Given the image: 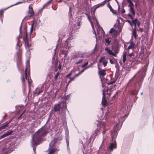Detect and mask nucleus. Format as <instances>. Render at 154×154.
<instances>
[{"label":"nucleus","mask_w":154,"mask_h":154,"mask_svg":"<svg viewBox=\"0 0 154 154\" xmlns=\"http://www.w3.org/2000/svg\"><path fill=\"white\" fill-rule=\"evenodd\" d=\"M147 66V65H144V67L142 68L138 72V74L139 75L137 81L140 88L142 83L143 79L145 76Z\"/></svg>","instance_id":"obj_4"},{"label":"nucleus","mask_w":154,"mask_h":154,"mask_svg":"<svg viewBox=\"0 0 154 154\" xmlns=\"http://www.w3.org/2000/svg\"><path fill=\"white\" fill-rule=\"evenodd\" d=\"M61 108V105L59 104H55L54 106V109L55 112L59 111Z\"/></svg>","instance_id":"obj_15"},{"label":"nucleus","mask_w":154,"mask_h":154,"mask_svg":"<svg viewBox=\"0 0 154 154\" xmlns=\"http://www.w3.org/2000/svg\"><path fill=\"white\" fill-rule=\"evenodd\" d=\"M33 24H32L31 26V28H30V34L31 33H32V32L33 29Z\"/></svg>","instance_id":"obj_39"},{"label":"nucleus","mask_w":154,"mask_h":154,"mask_svg":"<svg viewBox=\"0 0 154 154\" xmlns=\"http://www.w3.org/2000/svg\"><path fill=\"white\" fill-rule=\"evenodd\" d=\"M105 57H100L99 60V62L100 63L103 62V65L104 67L107 66V64L108 63V62L105 60H104L103 61V60L105 59Z\"/></svg>","instance_id":"obj_14"},{"label":"nucleus","mask_w":154,"mask_h":154,"mask_svg":"<svg viewBox=\"0 0 154 154\" xmlns=\"http://www.w3.org/2000/svg\"><path fill=\"white\" fill-rule=\"evenodd\" d=\"M72 75V72H70V73H68V74H67L66 76V78H69V77L71 75Z\"/></svg>","instance_id":"obj_42"},{"label":"nucleus","mask_w":154,"mask_h":154,"mask_svg":"<svg viewBox=\"0 0 154 154\" xmlns=\"http://www.w3.org/2000/svg\"><path fill=\"white\" fill-rule=\"evenodd\" d=\"M105 125L106 124L105 123H103L101 124L102 128H101V129H102L103 130L102 131V133L103 135V141L107 137V136L105 134V131H106V129L105 128Z\"/></svg>","instance_id":"obj_7"},{"label":"nucleus","mask_w":154,"mask_h":154,"mask_svg":"<svg viewBox=\"0 0 154 154\" xmlns=\"http://www.w3.org/2000/svg\"><path fill=\"white\" fill-rule=\"evenodd\" d=\"M129 18H130V19L132 20H134V18H133V17H132V16H131V17H130Z\"/></svg>","instance_id":"obj_58"},{"label":"nucleus","mask_w":154,"mask_h":154,"mask_svg":"<svg viewBox=\"0 0 154 154\" xmlns=\"http://www.w3.org/2000/svg\"><path fill=\"white\" fill-rule=\"evenodd\" d=\"M58 62H56V63H55V66H56V68H57V66L58 64Z\"/></svg>","instance_id":"obj_63"},{"label":"nucleus","mask_w":154,"mask_h":154,"mask_svg":"<svg viewBox=\"0 0 154 154\" xmlns=\"http://www.w3.org/2000/svg\"><path fill=\"white\" fill-rule=\"evenodd\" d=\"M141 32H143V29L142 28H139Z\"/></svg>","instance_id":"obj_52"},{"label":"nucleus","mask_w":154,"mask_h":154,"mask_svg":"<svg viewBox=\"0 0 154 154\" xmlns=\"http://www.w3.org/2000/svg\"><path fill=\"white\" fill-rule=\"evenodd\" d=\"M110 0H105L104 1L101 2L100 3L98 4L95 6V9H97L99 7H103L104 5H105L107 2H109Z\"/></svg>","instance_id":"obj_9"},{"label":"nucleus","mask_w":154,"mask_h":154,"mask_svg":"<svg viewBox=\"0 0 154 154\" xmlns=\"http://www.w3.org/2000/svg\"><path fill=\"white\" fill-rule=\"evenodd\" d=\"M72 46L70 44V41L69 40L67 39L65 42L64 46V48H66V49H69Z\"/></svg>","instance_id":"obj_10"},{"label":"nucleus","mask_w":154,"mask_h":154,"mask_svg":"<svg viewBox=\"0 0 154 154\" xmlns=\"http://www.w3.org/2000/svg\"><path fill=\"white\" fill-rule=\"evenodd\" d=\"M110 38H106L105 39V41L106 42V45L108 46L110 44V42H111V41L110 40Z\"/></svg>","instance_id":"obj_25"},{"label":"nucleus","mask_w":154,"mask_h":154,"mask_svg":"<svg viewBox=\"0 0 154 154\" xmlns=\"http://www.w3.org/2000/svg\"><path fill=\"white\" fill-rule=\"evenodd\" d=\"M19 41H18L17 43V44L16 47V49L18 51H19V48H20V46L18 45Z\"/></svg>","instance_id":"obj_37"},{"label":"nucleus","mask_w":154,"mask_h":154,"mask_svg":"<svg viewBox=\"0 0 154 154\" xmlns=\"http://www.w3.org/2000/svg\"><path fill=\"white\" fill-rule=\"evenodd\" d=\"M63 124L64 126V127L65 128V129H67V123L66 121L65 120L63 122Z\"/></svg>","instance_id":"obj_33"},{"label":"nucleus","mask_w":154,"mask_h":154,"mask_svg":"<svg viewBox=\"0 0 154 154\" xmlns=\"http://www.w3.org/2000/svg\"><path fill=\"white\" fill-rule=\"evenodd\" d=\"M13 132V131H8L6 133L3 134V135H2L0 137V139H1L2 138H4L5 137L11 135L12 133Z\"/></svg>","instance_id":"obj_17"},{"label":"nucleus","mask_w":154,"mask_h":154,"mask_svg":"<svg viewBox=\"0 0 154 154\" xmlns=\"http://www.w3.org/2000/svg\"><path fill=\"white\" fill-rule=\"evenodd\" d=\"M59 73L58 72H57L56 74L55 75L54 78L55 80H56L58 77Z\"/></svg>","instance_id":"obj_38"},{"label":"nucleus","mask_w":154,"mask_h":154,"mask_svg":"<svg viewBox=\"0 0 154 154\" xmlns=\"http://www.w3.org/2000/svg\"><path fill=\"white\" fill-rule=\"evenodd\" d=\"M48 133V131L47 128H42L39 129L32 136L31 145L35 153H36L35 147L39 144L42 140V137L46 135Z\"/></svg>","instance_id":"obj_1"},{"label":"nucleus","mask_w":154,"mask_h":154,"mask_svg":"<svg viewBox=\"0 0 154 154\" xmlns=\"http://www.w3.org/2000/svg\"><path fill=\"white\" fill-rule=\"evenodd\" d=\"M88 62H85L84 64L82 65V67H84L85 66H87L88 65Z\"/></svg>","instance_id":"obj_40"},{"label":"nucleus","mask_w":154,"mask_h":154,"mask_svg":"<svg viewBox=\"0 0 154 154\" xmlns=\"http://www.w3.org/2000/svg\"><path fill=\"white\" fill-rule=\"evenodd\" d=\"M126 22L129 23L130 25L132 26V23L130 20H126Z\"/></svg>","instance_id":"obj_41"},{"label":"nucleus","mask_w":154,"mask_h":154,"mask_svg":"<svg viewBox=\"0 0 154 154\" xmlns=\"http://www.w3.org/2000/svg\"><path fill=\"white\" fill-rule=\"evenodd\" d=\"M22 22L21 23V25H20V31H21V27H22Z\"/></svg>","instance_id":"obj_59"},{"label":"nucleus","mask_w":154,"mask_h":154,"mask_svg":"<svg viewBox=\"0 0 154 154\" xmlns=\"http://www.w3.org/2000/svg\"><path fill=\"white\" fill-rule=\"evenodd\" d=\"M124 116H122L119 119H118V123H116L114 126L113 131L111 132L112 141L110 143L109 145L107 148L109 152L112 151L114 149L116 148V141L115 140L113 139V138H115L117 136L118 131L121 128L119 126V123L121 122L122 123L124 121V119L123 120L122 119L124 118Z\"/></svg>","instance_id":"obj_2"},{"label":"nucleus","mask_w":154,"mask_h":154,"mask_svg":"<svg viewBox=\"0 0 154 154\" xmlns=\"http://www.w3.org/2000/svg\"><path fill=\"white\" fill-rule=\"evenodd\" d=\"M29 16L30 17H31L34 15V12L33 10V8L32 7H30V6H29Z\"/></svg>","instance_id":"obj_18"},{"label":"nucleus","mask_w":154,"mask_h":154,"mask_svg":"<svg viewBox=\"0 0 154 154\" xmlns=\"http://www.w3.org/2000/svg\"><path fill=\"white\" fill-rule=\"evenodd\" d=\"M57 45H56V48H55V49H54V55H55V53H56V49H57Z\"/></svg>","instance_id":"obj_51"},{"label":"nucleus","mask_w":154,"mask_h":154,"mask_svg":"<svg viewBox=\"0 0 154 154\" xmlns=\"http://www.w3.org/2000/svg\"><path fill=\"white\" fill-rule=\"evenodd\" d=\"M89 66H88L87 67H86V68H85L83 69L80 72H79V74H82V72H83L86 69H88V68H89Z\"/></svg>","instance_id":"obj_36"},{"label":"nucleus","mask_w":154,"mask_h":154,"mask_svg":"<svg viewBox=\"0 0 154 154\" xmlns=\"http://www.w3.org/2000/svg\"><path fill=\"white\" fill-rule=\"evenodd\" d=\"M63 109H66L67 108V106L66 103H64L63 105Z\"/></svg>","instance_id":"obj_45"},{"label":"nucleus","mask_w":154,"mask_h":154,"mask_svg":"<svg viewBox=\"0 0 154 154\" xmlns=\"http://www.w3.org/2000/svg\"><path fill=\"white\" fill-rule=\"evenodd\" d=\"M99 130L100 129L97 128L95 131L94 133L92 136H93L94 135V139L96 138L97 136L99 134Z\"/></svg>","instance_id":"obj_21"},{"label":"nucleus","mask_w":154,"mask_h":154,"mask_svg":"<svg viewBox=\"0 0 154 154\" xmlns=\"http://www.w3.org/2000/svg\"><path fill=\"white\" fill-rule=\"evenodd\" d=\"M81 24L80 21H79L77 24H74L75 26H76V29H78L80 28V26Z\"/></svg>","instance_id":"obj_31"},{"label":"nucleus","mask_w":154,"mask_h":154,"mask_svg":"<svg viewBox=\"0 0 154 154\" xmlns=\"http://www.w3.org/2000/svg\"><path fill=\"white\" fill-rule=\"evenodd\" d=\"M105 50L106 51L109 55H112L113 56H116V54L113 53L112 50H110L108 47L105 48Z\"/></svg>","instance_id":"obj_11"},{"label":"nucleus","mask_w":154,"mask_h":154,"mask_svg":"<svg viewBox=\"0 0 154 154\" xmlns=\"http://www.w3.org/2000/svg\"><path fill=\"white\" fill-rule=\"evenodd\" d=\"M128 17H131V16H132L131 15V14H128Z\"/></svg>","instance_id":"obj_62"},{"label":"nucleus","mask_w":154,"mask_h":154,"mask_svg":"<svg viewBox=\"0 0 154 154\" xmlns=\"http://www.w3.org/2000/svg\"><path fill=\"white\" fill-rule=\"evenodd\" d=\"M64 48L63 49H61L60 54H63L64 55V57H66L67 54L68 53V49H66L65 50L64 48Z\"/></svg>","instance_id":"obj_19"},{"label":"nucleus","mask_w":154,"mask_h":154,"mask_svg":"<svg viewBox=\"0 0 154 154\" xmlns=\"http://www.w3.org/2000/svg\"><path fill=\"white\" fill-rule=\"evenodd\" d=\"M42 91L41 90H39L37 92L36 94L37 95H38L42 93Z\"/></svg>","instance_id":"obj_43"},{"label":"nucleus","mask_w":154,"mask_h":154,"mask_svg":"<svg viewBox=\"0 0 154 154\" xmlns=\"http://www.w3.org/2000/svg\"><path fill=\"white\" fill-rule=\"evenodd\" d=\"M83 61V59H80L78 61H76L75 62V64H78L82 63V62Z\"/></svg>","instance_id":"obj_34"},{"label":"nucleus","mask_w":154,"mask_h":154,"mask_svg":"<svg viewBox=\"0 0 154 154\" xmlns=\"http://www.w3.org/2000/svg\"><path fill=\"white\" fill-rule=\"evenodd\" d=\"M84 54L82 52H79L78 53V56L80 57H84Z\"/></svg>","instance_id":"obj_35"},{"label":"nucleus","mask_w":154,"mask_h":154,"mask_svg":"<svg viewBox=\"0 0 154 154\" xmlns=\"http://www.w3.org/2000/svg\"><path fill=\"white\" fill-rule=\"evenodd\" d=\"M131 94L133 95H136V94H137L136 93H134L133 92H132L131 93Z\"/></svg>","instance_id":"obj_60"},{"label":"nucleus","mask_w":154,"mask_h":154,"mask_svg":"<svg viewBox=\"0 0 154 154\" xmlns=\"http://www.w3.org/2000/svg\"><path fill=\"white\" fill-rule=\"evenodd\" d=\"M88 20H89L90 22L91 23L92 27V28L93 29V30L94 31V32H95V31L94 29V24H93V23L92 22V21L90 20V18H89V17L88 16Z\"/></svg>","instance_id":"obj_32"},{"label":"nucleus","mask_w":154,"mask_h":154,"mask_svg":"<svg viewBox=\"0 0 154 154\" xmlns=\"http://www.w3.org/2000/svg\"><path fill=\"white\" fill-rule=\"evenodd\" d=\"M107 5H109V8L110 9V11H112L111 10V9H112V8L111 6H110V4H109V2H108L107 3Z\"/></svg>","instance_id":"obj_47"},{"label":"nucleus","mask_w":154,"mask_h":154,"mask_svg":"<svg viewBox=\"0 0 154 154\" xmlns=\"http://www.w3.org/2000/svg\"><path fill=\"white\" fill-rule=\"evenodd\" d=\"M125 10L124 9H123L122 10V14H124L125 13Z\"/></svg>","instance_id":"obj_53"},{"label":"nucleus","mask_w":154,"mask_h":154,"mask_svg":"<svg viewBox=\"0 0 154 154\" xmlns=\"http://www.w3.org/2000/svg\"><path fill=\"white\" fill-rule=\"evenodd\" d=\"M115 82L114 81H112V82H110V84H113V83H114Z\"/></svg>","instance_id":"obj_64"},{"label":"nucleus","mask_w":154,"mask_h":154,"mask_svg":"<svg viewBox=\"0 0 154 154\" xmlns=\"http://www.w3.org/2000/svg\"><path fill=\"white\" fill-rule=\"evenodd\" d=\"M74 77H73V78H71V77H70L69 78V79L71 80V81H72L74 79Z\"/></svg>","instance_id":"obj_54"},{"label":"nucleus","mask_w":154,"mask_h":154,"mask_svg":"<svg viewBox=\"0 0 154 154\" xmlns=\"http://www.w3.org/2000/svg\"><path fill=\"white\" fill-rule=\"evenodd\" d=\"M59 139H60V140H61V138H60L59 137L58 138L54 139V140L52 141L51 143L49 144V146L50 148L53 147L54 144L56 143L57 142H58L57 140Z\"/></svg>","instance_id":"obj_16"},{"label":"nucleus","mask_w":154,"mask_h":154,"mask_svg":"<svg viewBox=\"0 0 154 154\" xmlns=\"http://www.w3.org/2000/svg\"><path fill=\"white\" fill-rule=\"evenodd\" d=\"M103 95L102 103L103 105L106 106V105L107 101L105 98V94L104 91V90H103Z\"/></svg>","instance_id":"obj_13"},{"label":"nucleus","mask_w":154,"mask_h":154,"mask_svg":"<svg viewBox=\"0 0 154 154\" xmlns=\"http://www.w3.org/2000/svg\"><path fill=\"white\" fill-rule=\"evenodd\" d=\"M98 68L99 70L98 73L100 75V79L101 81H102V79L101 76L103 77L106 75V70L104 69H102L101 70H100V67L99 66H98Z\"/></svg>","instance_id":"obj_8"},{"label":"nucleus","mask_w":154,"mask_h":154,"mask_svg":"<svg viewBox=\"0 0 154 154\" xmlns=\"http://www.w3.org/2000/svg\"><path fill=\"white\" fill-rule=\"evenodd\" d=\"M56 150V148H53L52 149H51L49 151V152L48 154H54V153Z\"/></svg>","instance_id":"obj_27"},{"label":"nucleus","mask_w":154,"mask_h":154,"mask_svg":"<svg viewBox=\"0 0 154 154\" xmlns=\"http://www.w3.org/2000/svg\"><path fill=\"white\" fill-rule=\"evenodd\" d=\"M140 22L139 21H138L137 22V26L138 27H139L140 26Z\"/></svg>","instance_id":"obj_48"},{"label":"nucleus","mask_w":154,"mask_h":154,"mask_svg":"<svg viewBox=\"0 0 154 154\" xmlns=\"http://www.w3.org/2000/svg\"><path fill=\"white\" fill-rule=\"evenodd\" d=\"M127 2L129 4L128 6L129 8L131 7H134V4L131 0H127Z\"/></svg>","instance_id":"obj_22"},{"label":"nucleus","mask_w":154,"mask_h":154,"mask_svg":"<svg viewBox=\"0 0 154 154\" xmlns=\"http://www.w3.org/2000/svg\"><path fill=\"white\" fill-rule=\"evenodd\" d=\"M138 20L137 18L135 19L134 20H132V25L134 24L135 26V27L136 28L137 23V22Z\"/></svg>","instance_id":"obj_29"},{"label":"nucleus","mask_w":154,"mask_h":154,"mask_svg":"<svg viewBox=\"0 0 154 154\" xmlns=\"http://www.w3.org/2000/svg\"><path fill=\"white\" fill-rule=\"evenodd\" d=\"M29 67V65L27 64L26 65V68L25 71V78L26 80H28L29 86L30 87L31 85L32 81L31 80L29 75V72L28 71V67Z\"/></svg>","instance_id":"obj_6"},{"label":"nucleus","mask_w":154,"mask_h":154,"mask_svg":"<svg viewBox=\"0 0 154 154\" xmlns=\"http://www.w3.org/2000/svg\"><path fill=\"white\" fill-rule=\"evenodd\" d=\"M10 122H6L3 125H2L0 127V131L3 130L5 128H6L8 126V123H9Z\"/></svg>","instance_id":"obj_20"},{"label":"nucleus","mask_w":154,"mask_h":154,"mask_svg":"<svg viewBox=\"0 0 154 154\" xmlns=\"http://www.w3.org/2000/svg\"><path fill=\"white\" fill-rule=\"evenodd\" d=\"M129 11L133 15H134L135 14V12L134 10V7H131L129 8Z\"/></svg>","instance_id":"obj_26"},{"label":"nucleus","mask_w":154,"mask_h":154,"mask_svg":"<svg viewBox=\"0 0 154 154\" xmlns=\"http://www.w3.org/2000/svg\"><path fill=\"white\" fill-rule=\"evenodd\" d=\"M136 33V29L135 28H134L132 31V34L135 38H136L137 37Z\"/></svg>","instance_id":"obj_30"},{"label":"nucleus","mask_w":154,"mask_h":154,"mask_svg":"<svg viewBox=\"0 0 154 154\" xmlns=\"http://www.w3.org/2000/svg\"><path fill=\"white\" fill-rule=\"evenodd\" d=\"M109 61H110V63L111 64H113L114 63V62H113V61L111 59L109 60Z\"/></svg>","instance_id":"obj_50"},{"label":"nucleus","mask_w":154,"mask_h":154,"mask_svg":"<svg viewBox=\"0 0 154 154\" xmlns=\"http://www.w3.org/2000/svg\"><path fill=\"white\" fill-rule=\"evenodd\" d=\"M71 82V80H70L69 79V81H68V84H67V85H66V87H67V86H68V85H69V83H70Z\"/></svg>","instance_id":"obj_56"},{"label":"nucleus","mask_w":154,"mask_h":154,"mask_svg":"<svg viewBox=\"0 0 154 154\" xmlns=\"http://www.w3.org/2000/svg\"><path fill=\"white\" fill-rule=\"evenodd\" d=\"M21 79L22 82H24V77L23 76L21 78Z\"/></svg>","instance_id":"obj_55"},{"label":"nucleus","mask_w":154,"mask_h":154,"mask_svg":"<svg viewBox=\"0 0 154 154\" xmlns=\"http://www.w3.org/2000/svg\"><path fill=\"white\" fill-rule=\"evenodd\" d=\"M25 112V111H24L22 113V114L18 117V119H20L21 117L22 116V115H23V114L24 113V112Z\"/></svg>","instance_id":"obj_49"},{"label":"nucleus","mask_w":154,"mask_h":154,"mask_svg":"<svg viewBox=\"0 0 154 154\" xmlns=\"http://www.w3.org/2000/svg\"><path fill=\"white\" fill-rule=\"evenodd\" d=\"M24 36L23 37V41L25 43V46L27 49V53L29 54H30V51L29 50V48L31 45V38L28 36V35L27 33L26 27L25 26L24 27Z\"/></svg>","instance_id":"obj_3"},{"label":"nucleus","mask_w":154,"mask_h":154,"mask_svg":"<svg viewBox=\"0 0 154 154\" xmlns=\"http://www.w3.org/2000/svg\"><path fill=\"white\" fill-rule=\"evenodd\" d=\"M66 140L67 148H68L69 145V140L67 139L66 138Z\"/></svg>","instance_id":"obj_46"},{"label":"nucleus","mask_w":154,"mask_h":154,"mask_svg":"<svg viewBox=\"0 0 154 154\" xmlns=\"http://www.w3.org/2000/svg\"><path fill=\"white\" fill-rule=\"evenodd\" d=\"M79 75H80V74H79V73L78 74H76V75H75V77H74V78H75V77H77Z\"/></svg>","instance_id":"obj_61"},{"label":"nucleus","mask_w":154,"mask_h":154,"mask_svg":"<svg viewBox=\"0 0 154 154\" xmlns=\"http://www.w3.org/2000/svg\"><path fill=\"white\" fill-rule=\"evenodd\" d=\"M130 45L128 48V52H129V50L130 49H131L132 50V51H133V49H134L135 48V44L132 41H131L130 42Z\"/></svg>","instance_id":"obj_12"},{"label":"nucleus","mask_w":154,"mask_h":154,"mask_svg":"<svg viewBox=\"0 0 154 154\" xmlns=\"http://www.w3.org/2000/svg\"><path fill=\"white\" fill-rule=\"evenodd\" d=\"M127 55V54L126 52L124 53L122 59V61L124 63H125L126 60Z\"/></svg>","instance_id":"obj_24"},{"label":"nucleus","mask_w":154,"mask_h":154,"mask_svg":"<svg viewBox=\"0 0 154 154\" xmlns=\"http://www.w3.org/2000/svg\"><path fill=\"white\" fill-rule=\"evenodd\" d=\"M92 20H93L96 28H97V33H98L100 36L104 35V31L103 30V29L100 27L96 18L95 17H92Z\"/></svg>","instance_id":"obj_5"},{"label":"nucleus","mask_w":154,"mask_h":154,"mask_svg":"<svg viewBox=\"0 0 154 154\" xmlns=\"http://www.w3.org/2000/svg\"><path fill=\"white\" fill-rule=\"evenodd\" d=\"M128 52V56L130 57L131 59H133L134 58V55L133 52L130 53H129V52Z\"/></svg>","instance_id":"obj_23"},{"label":"nucleus","mask_w":154,"mask_h":154,"mask_svg":"<svg viewBox=\"0 0 154 154\" xmlns=\"http://www.w3.org/2000/svg\"><path fill=\"white\" fill-rule=\"evenodd\" d=\"M114 31V29L113 28H112L111 29L110 31H109V33H112Z\"/></svg>","instance_id":"obj_44"},{"label":"nucleus","mask_w":154,"mask_h":154,"mask_svg":"<svg viewBox=\"0 0 154 154\" xmlns=\"http://www.w3.org/2000/svg\"><path fill=\"white\" fill-rule=\"evenodd\" d=\"M3 14V10H1L0 11V23H2V16Z\"/></svg>","instance_id":"obj_28"},{"label":"nucleus","mask_w":154,"mask_h":154,"mask_svg":"<svg viewBox=\"0 0 154 154\" xmlns=\"http://www.w3.org/2000/svg\"><path fill=\"white\" fill-rule=\"evenodd\" d=\"M61 68V65L60 64H59L58 66V69H60Z\"/></svg>","instance_id":"obj_57"}]
</instances>
